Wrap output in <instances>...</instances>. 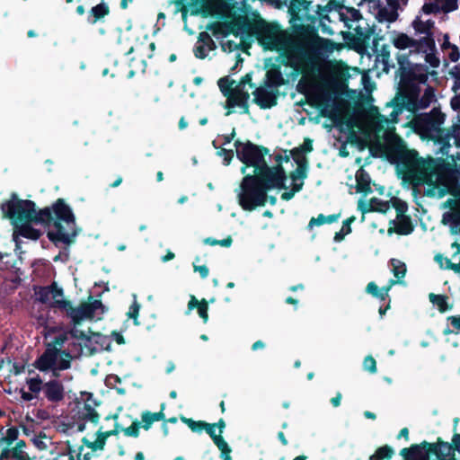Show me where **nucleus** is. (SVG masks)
I'll use <instances>...</instances> for the list:
<instances>
[{
    "label": "nucleus",
    "mask_w": 460,
    "mask_h": 460,
    "mask_svg": "<svg viewBox=\"0 0 460 460\" xmlns=\"http://www.w3.org/2000/svg\"><path fill=\"white\" fill-rule=\"evenodd\" d=\"M313 150L312 140L309 138L305 139L304 143L292 150L291 154L293 158H297V156L305 157V154L309 153Z\"/></svg>",
    "instance_id": "34"
},
{
    "label": "nucleus",
    "mask_w": 460,
    "mask_h": 460,
    "mask_svg": "<svg viewBox=\"0 0 460 460\" xmlns=\"http://www.w3.org/2000/svg\"><path fill=\"white\" fill-rule=\"evenodd\" d=\"M91 13L95 18L93 21V22H95L97 20L104 17L109 13V8L104 4H99L91 9Z\"/></svg>",
    "instance_id": "40"
},
{
    "label": "nucleus",
    "mask_w": 460,
    "mask_h": 460,
    "mask_svg": "<svg viewBox=\"0 0 460 460\" xmlns=\"http://www.w3.org/2000/svg\"><path fill=\"white\" fill-rule=\"evenodd\" d=\"M401 112L402 108L394 109L389 119L378 113L371 115L369 124L376 137L383 138L387 142L396 138L394 123Z\"/></svg>",
    "instance_id": "14"
},
{
    "label": "nucleus",
    "mask_w": 460,
    "mask_h": 460,
    "mask_svg": "<svg viewBox=\"0 0 460 460\" xmlns=\"http://www.w3.org/2000/svg\"><path fill=\"white\" fill-rule=\"evenodd\" d=\"M43 394L50 402H59L65 398V388L57 379L49 380L43 385Z\"/></svg>",
    "instance_id": "20"
},
{
    "label": "nucleus",
    "mask_w": 460,
    "mask_h": 460,
    "mask_svg": "<svg viewBox=\"0 0 460 460\" xmlns=\"http://www.w3.org/2000/svg\"><path fill=\"white\" fill-rule=\"evenodd\" d=\"M341 393H337L336 396L333 397L332 400H331V402L332 404L334 406V407H338L340 406L341 404Z\"/></svg>",
    "instance_id": "62"
},
{
    "label": "nucleus",
    "mask_w": 460,
    "mask_h": 460,
    "mask_svg": "<svg viewBox=\"0 0 460 460\" xmlns=\"http://www.w3.org/2000/svg\"><path fill=\"white\" fill-rule=\"evenodd\" d=\"M420 12L425 14L438 13H440L438 3L436 0L429 3H425L421 7Z\"/></svg>",
    "instance_id": "42"
},
{
    "label": "nucleus",
    "mask_w": 460,
    "mask_h": 460,
    "mask_svg": "<svg viewBox=\"0 0 460 460\" xmlns=\"http://www.w3.org/2000/svg\"><path fill=\"white\" fill-rule=\"evenodd\" d=\"M164 419V414L163 411L159 412H150L144 411L141 415V421H138L139 426L144 428L145 429H148L151 425L155 422Z\"/></svg>",
    "instance_id": "30"
},
{
    "label": "nucleus",
    "mask_w": 460,
    "mask_h": 460,
    "mask_svg": "<svg viewBox=\"0 0 460 460\" xmlns=\"http://www.w3.org/2000/svg\"><path fill=\"white\" fill-rule=\"evenodd\" d=\"M420 447L417 445H413L409 448H403L401 450V456L404 458V460H413L415 458V455L419 452Z\"/></svg>",
    "instance_id": "44"
},
{
    "label": "nucleus",
    "mask_w": 460,
    "mask_h": 460,
    "mask_svg": "<svg viewBox=\"0 0 460 460\" xmlns=\"http://www.w3.org/2000/svg\"><path fill=\"white\" fill-rule=\"evenodd\" d=\"M378 15L380 17V21L393 22L398 18V11L393 7L383 8L379 11Z\"/></svg>",
    "instance_id": "36"
},
{
    "label": "nucleus",
    "mask_w": 460,
    "mask_h": 460,
    "mask_svg": "<svg viewBox=\"0 0 460 460\" xmlns=\"http://www.w3.org/2000/svg\"><path fill=\"white\" fill-rule=\"evenodd\" d=\"M300 68L302 80L306 84L309 93L319 104L328 102L338 73L336 66L310 52L301 61Z\"/></svg>",
    "instance_id": "2"
},
{
    "label": "nucleus",
    "mask_w": 460,
    "mask_h": 460,
    "mask_svg": "<svg viewBox=\"0 0 460 460\" xmlns=\"http://www.w3.org/2000/svg\"><path fill=\"white\" fill-rule=\"evenodd\" d=\"M221 47L222 49L225 50V51H234V50H236L238 49V47H239V44L234 42V41H232V40H223L221 42Z\"/></svg>",
    "instance_id": "50"
},
{
    "label": "nucleus",
    "mask_w": 460,
    "mask_h": 460,
    "mask_svg": "<svg viewBox=\"0 0 460 460\" xmlns=\"http://www.w3.org/2000/svg\"><path fill=\"white\" fill-rule=\"evenodd\" d=\"M46 437H37L33 438L34 445L40 448V449H45L47 447V444L45 443L44 439Z\"/></svg>",
    "instance_id": "58"
},
{
    "label": "nucleus",
    "mask_w": 460,
    "mask_h": 460,
    "mask_svg": "<svg viewBox=\"0 0 460 460\" xmlns=\"http://www.w3.org/2000/svg\"><path fill=\"white\" fill-rule=\"evenodd\" d=\"M363 367L371 374L376 373L377 368L376 359L372 356H367L363 361Z\"/></svg>",
    "instance_id": "45"
},
{
    "label": "nucleus",
    "mask_w": 460,
    "mask_h": 460,
    "mask_svg": "<svg viewBox=\"0 0 460 460\" xmlns=\"http://www.w3.org/2000/svg\"><path fill=\"white\" fill-rule=\"evenodd\" d=\"M235 147L237 157L245 164L241 170L243 173L246 172L247 166L254 167V174L263 173L266 169L270 168L264 159L262 150L259 146L250 142L242 144L237 141Z\"/></svg>",
    "instance_id": "11"
},
{
    "label": "nucleus",
    "mask_w": 460,
    "mask_h": 460,
    "mask_svg": "<svg viewBox=\"0 0 460 460\" xmlns=\"http://www.w3.org/2000/svg\"><path fill=\"white\" fill-rule=\"evenodd\" d=\"M394 455V450L388 447L384 446L376 449L375 454H373L369 460H383V459H390Z\"/></svg>",
    "instance_id": "33"
},
{
    "label": "nucleus",
    "mask_w": 460,
    "mask_h": 460,
    "mask_svg": "<svg viewBox=\"0 0 460 460\" xmlns=\"http://www.w3.org/2000/svg\"><path fill=\"white\" fill-rule=\"evenodd\" d=\"M389 288L380 289L375 282H369L367 286V292L372 296L384 300L388 295Z\"/></svg>",
    "instance_id": "37"
},
{
    "label": "nucleus",
    "mask_w": 460,
    "mask_h": 460,
    "mask_svg": "<svg viewBox=\"0 0 460 460\" xmlns=\"http://www.w3.org/2000/svg\"><path fill=\"white\" fill-rule=\"evenodd\" d=\"M217 84L220 91L227 98L225 105L226 109L238 107L243 109V113L249 112V91L253 88L250 74L245 75L238 83L228 77H223Z\"/></svg>",
    "instance_id": "5"
},
{
    "label": "nucleus",
    "mask_w": 460,
    "mask_h": 460,
    "mask_svg": "<svg viewBox=\"0 0 460 460\" xmlns=\"http://www.w3.org/2000/svg\"><path fill=\"white\" fill-rule=\"evenodd\" d=\"M254 102L262 109H268L277 104V93L275 88L265 84L253 91Z\"/></svg>",
    "instance_id": "17"
},
{
    "label": "nucleus",
    "mask_w": 460,
    "mask_h": 460,
    "mask_svg": "<svg viewBox=\"0 0 460 460\" xmlns=\"http://www.w3.org/2000/svg\"><path fill=\"white\" fill-rule=\"evenodd\" d=\"M35 295L40 302L52 308L63 311L68 305V300L65 298L63 289L55 282L50 286L40 288Z\"/></svg>",
    "instance_id": "15"
},
{
    "label": "nucleus",
    "mask_w": 460,
    "mask_h": 460,
    "mask_svg": "<svg viewBox=\"0 0 460 460\" xmlns=\"http://www.w3.org/2000/svg\"><path fill=\"white\" fill-rule=\"evenodd\" d=\"M81 416L84 420L96 424L99 421L100 416L97 411L90 405L84 404L81 411Z\"/></svg>",
    "instance_id": "35"
},
{
    "label": "nucleus",
    "mask_w": 460,
    "mask_h": 460,
    "mask_svg": "<svg viewBox=\"0 0 460 460\" xmlns=\"http://www.w3.org/2000/svg\"><path fill=\"white\" fill-rule=\"evenodd\" d=\"M420 88H418L402 95L396 96L397 106L402 105L409 111H415L429 107L435 99L434 89L431 86H427L421 96H420Z\"/></svg>",
    "instance_id": "13"
},
{
    "label": "nucleus",
    "mask_w": 460,
    "mask_h": 460,
    "mask_svg": "<svg viewBox=\"0 0 460 460\" xmlns=\"http://www.w3.org/2000/svg\"><path fill=\"white\" fill-rule=\"evenodd\" d=\"M286 173L280 165L268 168L263 173L246 175L238 193L239 204L245 210L264 206L268 190L284 188Z\"/></svg>",
    "instance_id": "3"
},
{
    "label": "nucleus",
    "mask_w": 460,
    "mask_h": 460,
    "mask_svg": "<svg viewBox=\"0 0 460 460\" xmlns=\"http://www.w3.org/2000/svg\"><path fill=\"white\" fill-rule=\"evenodd\" d=\"M201 304V301H199L194 296L190 297V300L188 304V307L190 310L193 309L194 307H199V305Z\"/></svg>",
    "instance_id": "61"
},
{
    "label": "nucleus",
    "mask_w": 460,
    "mask_h": 460,
    "mask_svg": "<svg viewBox=\"0 0 460 460\" xmlns=\"http://www.w3.org/2000/svg\"><path fill=\"white\" fill-rule=\"evenodd\" d=\"M21 397L23 401L30 402V401L36 399L38 397V395H36L35 394H33L31 391L26 392V391L21 390Z\"/></svg>",
    "instance_id": "57"
},
{
    "label": "nucleus",
    "mask_w": 460,
    "mask_h": 460,
    "mask_svg": "<svg viewBox=\"0 0 460 460\" xmlns=\"http://www.w3.org/2000/svg\"><path fill=\"white\" fill-rule=\"evenodd\" d=\"M219 450L221 451L223 460H232L231 456H230L231 448L229 447L227 443H226V448L219 449Z\"/></svg>",
    "instance_id": "60"
},
{
    "label": "nucleus",
    "mask_w": 460,
    "mask_h": 460,
    "mask_svg": "<svg viewBox=\"0 0 460 460\" xmlns=\"http://www.w3.org/2000/svg\"><path fill=\"white\" fill-rule=\"evenodd\" d=\"M429 451L434 453L438 458H441L443 460L451 456L453 452L452 447L448 443L441 442L438 444L429 445Z\"/></svg>",
    "instance_id": "29"
},
{
    "label": "nucleus",
    "mask_w": 460,
    "mask_h": 460,
    "mask_svg": "<svg viewBox=\"0 0 460 460\" xmlns=\"http://www.w3.org/2000/svg\"><path fill=\"white\" fill-rule=\"evenodd\" d=\"M390 208V201L382 200L378 198H372L369 200L360 199L358 203V208L363 215L372 211L385 213Z\"/></svg>",
    "instance_id": "21"
},
{
    "label": "nucleus",
    "mask_w": 460,
    "mask_h": 460,
    "mask_svg": "<svg viewBox=\"0 0 460 460\" xmlns=\"http://www.w3.org/2000/svg\"><path fill=\"white\" fill-rule=\"evenodd\" d=\"M405 209L406 208L404 205H400L397 208L398 215L396 217V219L392 221V223L394 224V231L399 234H409L413 230L411 218L403 215Z\"/></svg>",
    "instance_id": "23"
},
{
    "label": "nucleus",
    "mask_w": 460,
    "mask_h": 460,
    "mask_svg": "<svg viewBox=\"0 0 460 460\" xmlns=\"http://www.w3.org/2000/svg\"><path fill=\"white\" fill-rule=\"evenodd\" d=\"M208 302L205 299H202L201 304L198 307V313H199V315L204 321V323H207L208 320Z\"/></svg>",
    "instance_id": "48"
},
{
    "label": "nucleus",
    "mask_w": 460,
    "mask_h": 460,
    "mask_svg": "<svg viewBox=\"0 0 460 460\" xmlns=\"http://www.w3.org/2000/svg\"><path fill=\"white\" fill-rule=\"evenodd\" d=\"M354 220V217H350L349 219H347L345 222H344V225L342 226V230H345L346 229V233H349L350 232V227H349V224Z\"/></svg>",
    "instance_id": "64"
},
{
    "label": "nucleus",
    "mask_w": 460,
    "mask_h": 460,
    "mask_svg": "<svg viewBox=\"0 0 460 460\" xmlns=\"http://www.w3.org/2000/svg\"><path fill=\"white\" fill-rule=\"evenodd\" d=\"M19 431L15 428H10L4 432L0 431V451L4 457H12L14 460H28V455L25 452V443L22 440L18 441L14 447H12L17 440Z\"/></svg>",
    "instance_id": "12"
},
{
    "label": "nucleus",
    "mask_w": 460,
    "mask_h": 460,
    "mask_svg": "<svg viewBox=\"0 0 460 460\" xmlns=\"http://www.w3.org/2000/svg\"><path fill=\"white\" fill-rule=\"evenodd\" d=\"M440 13H447L458 8V0H436Z\"/></svg>",
    "instance_id": "39"
},
{
    "label": "nucleus",
    "mask_w": 460,
    "mask_h": 460,
    "mask_svg": "<svg viewBox=\"0 0 460 460\" xmlns=\"http://www.w3.org/2000/svg\"><path fill=\"white\" fill-rule=\"evenodd\" d=\"M217 424H208L207 423L205 427V430L209 434L211 438L213 439L214 443L217 445L218 449L226 448V442L222 438L221 434L216 433Z\"/></svg>",
    "instance_id": "31"
},
{
    "label": "nucleus",
    "mask_w": 460,
    "mask_h": 460,
    "mask_svg": "<svg viewBox=\"0 0 460 460\" xmlns=\"http://www.w3.org/2000/svg\"><path fill=\"white\" fill-rule=\"evenodd\" d=\"M408 175L414 184H428L433 195L443 197L447 193H454L456 189L455 177L434 167L431 162L416 160L410 164Z\"/></svg>",
    "instance_id": "4"
},
{
    "label": "nucleus",
    "mask_w": 460,
    "mask_h": 460,
    "mask_svg": "<svg viewBox=\"0 0 460 460\" xmlns=\"http://www.w3.org/2000/svg\"><path fill=\"white\" fill-rule=\"evenodd\" d=\"M67 340L66 333H61L47 345L49 349H56L57 350H63L62 348Z\"/></svg>",
    "instance_id": "41"
},
{
    "label": "nucleus",
    "mask_w": 460,
    "mask_h": 460,
    "mask_svg": "<svg viewBox=\"0 0 460 460\" xmlns=\"http://www.w3.org/2000/svg\"><path fill=\"white\" fill-rule=\"evenodd\" d=\"M429 301L436 305L441 313L450 309L447 304V296L443 295L429 294Z\"/></svg>",
    "instance_id": "32"
},
{
    "label": "nucleus",
    "mask_w": 460,
    "mask_h": 460,
    "mask_svg": "<svg viewBox=\"0 0 460 460\" xmlns=\"http://www.w3.org/2000/svg\"><path fill=\"white\" fill-rule=\"evenodd\" d=\"M447 322L452 325L454 331L460 332V316H449Z\"/></svg>",
    "instance_id": "54"
},
{
    "label": "nucleus",
    "mask_w": 460,
    "mask_h": 460,
    "mask_svg": "<svg viewBox=\"0 0 460 460\" xmlns=\"http://www.w3.org/2000/svg\"><path fill=\"white\" fill-rule=\"evenodd\" d=\"M390 265L392 268L391 270H392L394 278L396 279V280L393 281L392 283H399V284L402 283L403 282L402 279L405 277V274L407 271V267H406L405 263L400 260L392 259L390 261Z\"/></svg>",
    "instance_id": "28"
},
{
    "label": "nucleus",
    "mask_w": 460,
    "mask_h": 460,
    "mask_svg": "<svg viewBox=\"0 0 460 460\" xmlns=\"http://www.w3.org/2000/svg\"><path fill=\"white\" fill-rule=\"evenodd\" d=\"M340 15L349 29L358 30V26L355 25V23L361 19V14L358 10L347 7L340 13Z\"/></svg>",
    "instance_id": "26"
},
{
    "label": "nucleus",
    "mask_w": 460,
    "mask_h": 460,
    "mask_svg": "<svg viewBox=\"0 0 460 460\" xmlns=\"http://www.w3.org/2000/svg\"><path fill=\"white\" fill-rule=\"evenodd\" d=\"M56 232L48 234L49 239L68 243L74 235L75 218L70 208L58 199L53 206Z\"/></svg>",
    "instance_id": "9"
},
{
    "label": "nucleus",
    "mask_w": 460,
    "mask_h": 460,
    "mask_svg": "<svg viewBox=\"0 0 460 460\" xmlns=\"http://www.w3.org/2000/svg\"><path fill=\"white\" fill-rule=\"evenodd\" d=\"M139 309H140V305L135 299L134 302L132 303V305H130L129 309H128V316L129 318L133 319L134 323L136 324H138V323H137V315H138V313H139Z\"/></svg>",
    "instance_id": "47"
},
{
    "label": "nucleus",
    "mask_w": 460,
    "mask_h": 460,
    "mask_svg": "<svg viewBox=\"0 0 460 460\" xmlns=\"http://www.w3.org/2000/svg\"><path fill=\"white\" fill-rule=\"evenodd\" d=\"M194 271L199 273V275L205 279L208 276V269L205 265H194Z\"/></svg>",
    "instance_id": "55"
},
{
    "label": "nucleus",
    "mask_w": 460,
    "mask_h": 460,
    "mask_svg": "<svg viewBox=\"0 0 460 460\" xmlns=\"http://www.w3.org/2000/svg\"><path fill=\"white\" fill-rule=\"evenodd\" d=\"M66 315L71 319L74 327L70 331L71 335L78 340L90 341L92 332L90 330L82 331L78 325L85 320H92L103 313V306L101 301L93 300L88 303H83L77 307H73L71 302L64 308Z\"/></svg>",
    "instance_id": "6"
},
{
    "label": "nucleus",
    "mask_w": 460,
    "mask_h": 460,
    "mask_svg": "<svg viewBox=\"0 0 460 460\" xmlns=\"http://www.w3.org/2000/svg\"><path fill=\"white\" fill-rule=\"evenodd\" d=\"M4 217L11 219L14 226L13 238L18 243L19 237L37 240L40 232L31 227L33 222L48 223L52 219V212L49 208L36 211L35 204L31 200L18 199L13 194L11 199L1 205Z\"/></svg>",
    "instance_id": "1"
},
{
    "label": "nucleus",
    "mask_w": 460,
    "mask_h": 460,
    "mask_svg": "<svg viewBox=\"0 0 460 460\" xmlns=\"http://www.w3.org/2000/svg\"><path fill=\"white\" fill-rule=\"evenodd\" d=\"M72 358L71 354L66 350L46 348L33 366L41 372H51L57 378L60 376V371L70 368Z\"/></svg>",
    "instance_id": "10"
},
{
    "label": "nucleus",
    "mask_w": 460,
    "mask_h": 460,
    "mask_svg": "<svg viewBox=\"0 0 460 460\" xmlns=\"http://www.w3.org/2000/svg\"><path fill=\"white\" fill-rule=\"evenodd\" d=\"M216 44L211 36L206 32H200L195 46V56L199 58H205L210 50L215 49Z\"/></svg>",
    "instance_id": "24"
},
{
    "label": "nucleus",
    "mask_w": 460,
    "mask_h": 460,
    "mask_svg": "<svg viewBox=\"0 0 460 460\" xmlns=\"http://www.w3.org/2000/svg\"><path fill=\"white\" fill-rule=\"evenodd\" d=\"M182 420L188 425V427L195 432H199L205 429L207 423L204 421H195L191 419L182 418Z\"/></svg>",
    "instance_id": "43"
},
{
    "label": "nucleus",
    "mask_w": 460,
    "mask_h": 460,
    "mask_svg": "<svg viewBox=\"0 0 460 460\" xmlns=\"http://www.w3.org/2000/svg\"><path fill=\"white\" fill-rule=\"evenodd\" d=\"M408 3V0H387L389 7L394 8L396 11L404 7Z\"/></svg>",
    "instance_id": "53"
},
{
    "label": "nucleus",
    "mask_w": 460,
    "mask_h": 460,
    "mask_svg": "<svg viewBox=\"0 0 460 460\" xmlns=\"http://www.w3.org/2000/svg\"><path fill=\"white\" fill-rule=\"evenodd\" d=\"M259 42L267 49L288 52L292 46V39L278 25L261 22L255 27Z\"/></svg>",
    "instance_id": "8"
},
{
    "label": "nucleus",
    "mask_w": 460,
    "mask_h": 460,
    "mask_svg": "<svg viewBox=\"0 0 460 460\" xmlns=\"http://www.w3.org/2000/svg\"><path fill=\"white\" fill-rule=\"evenodd\" d=\"M357 192L368 193L372 191L369 175L361 168L356 172Z\"/></svg>",
    "instance_id": "27"
},
{
    "label": "nucleus",
    "mask_w": 460,
    "mask_h": 460,
    "mask_svg": "<svg viewBox=\"0 0 460 460\" xmlns=\"http://www.w3.org/2000/svg\"><path fill=\"white\" fill-rule=\"evenodd\" d=\"M397 61L401 70V81L398 96L420 88L429 78L428 66L421 64H411L406 55H399Z\"/></svg>",
    "instance_id": "7"
},
{
    "label": "nucleus",
    "mask_w": 460,
    "mask_h": 460,
    "mask_svg": "<svg viewBox=\"0 0 460 460\" xmlns=\"http://www.w3.org/2000/svg\"><path fill=\"white\" fill-rule=\"evenodd\" d=\"M435 260L437 262L440 264L441 267L447 269H454L455 264H453L447 258L444 257L441 254H438L435 256Z\"/></svg>",
    "instance_id": "49"
},
{
    "label": "nucleus",
    "mask_w": 460,
    "mask_h": 460,
    "mask_svg": "<svg viewBox=\"0 0 460 460\" xmlns=\"http://www.w3.org/2000/svg\"><path fill=\"white\" fill-rule=\"evenodd\" d=\"M391 42L398 49H410V54H418L422 40H415L403 32H394Z\"/></svg>",
    "instance_id": "19"
},
{
    "label": "nucleus",
    "mask_w": 460,
    "mask_h": 460,
    "mask_svg": "<svg viewBox=\"0 0 460 460\" xmlns=\"http://www.w3.org/2000/svg\"><path fill=\"white\" fill-rule=\"evenodd\" d=\"M424 58L433 67H437L439 65V60L432 54H425Z\"/></svg>",
    "instance_id": "56"
},
{
    "label": "nucleus",
    "mask_w": 460,
    "mask_h": 460,
    "mask_svg": "<svg viewBox=\"0 0 460 460\" xmlns=\"http://www.w3.org/2000/svg\"><path fill=\"white\" fill-rule=\"evenodd\" d=\"M460 58V52H459V49L456 46H450L449 47V52H448V58L452 61V62H456L458 61Z\"/></svg>",
    "instance_id": "52"
},
{
    "label": "nucleus",
    "mask_w": 460,
    "mask_h": 460,
    "mask_svg": "<svg viewBox=\"0 0 460 460\" xmlns=\"http://www.w3.org/2000/svg\"><path fill=\"white\" fill-rule=\"evenodd\" d=\"M139 427L138 421H134L131 426L122 429V431L128 437L137 438L139 435Z\"/></svg>",
    "instance_id": "46"
},
{
    "label": "nucleus",
    "mask_w": 460,
    "mask_h": 460,
    "mask_svg": "<svg viewBox=\"0 0 460 460\" xmlns=\"http://www.w3.org/2000/svg\"><path fill=\"white\" fill-rule=\"evenodd\" d=\"M102 428H100L97 431V437L94 440H90L86 438H84L83 439L84 441V444L91 448L92 450H102L104 446H105V443H106V439L111 436V435H117L119 433V429L116 428L112 430H110V431H102Z\"/></svg>",
    "instance_id": "25"
},
{
    "label": "nucleus",
    "mask_w": 460,
    "mask_h": 460,
    "mask_svg": "<svg viewBox=\"0 0 460 460\" xmlns=\"http://www.w3.org/2000/svg\"><path fill=\"white\" fill-rule=\"evenodd\" d=\"M208 30L217 38H225L229 34H234L235 37L243 36L246 31L243 26L239 25L238 21L215 22L209 25Z\"/></svg>",
    "instance_id": "18"
},
{
    "label": "nucleus",
    "mask_w": 460,
    "mask_h": 460,
    "mask_svg": "<svg viewBox=\"0 0 460 460\" xmlns=\"http://www.w3.org/2000/svg\"><path fill=\"white\" fill-rule=\"evenodd\" d=\"M326 222H331V220H327L324 216L319 215L317 218H311L308 224V228L312 229L314 226L323 225Z\"/></svg>",
    "instance_id": "51"
},
{
    "label": "nucleus",
    "mask_w": 460,
    "mask_h": 460,
    "mask_svg": "<svg viewBox=\"0 0 460 460\" xmlns=\"http://www.w3.org/2000/svg\"><path fill=\"white\" fill-rule=\"evenodd\" d=\"M411 26L414 29L415 32L418 34L424 35L422 41H424L427 45L433 44L432 37V29L434 27V22L430 19L422 20L420 15L416 16V18L412 21Z\"/></svg>",
    "instance_id": "22"
},
{
    "label": "nucleus",
    "mask_w": 460,
    "mask_h": 460,
    "mask_svg": "<svg viewBox=\"0 0 460 460\" xmlns=\"http://www.w3.org/2000/svg\"><path fill=\"white\" fill-rule=\"evenodd\" d=\"M297 167L291 173L292 180V189L290 190L285 191L282 193L281 198L285 200H289L292 199L296 192H298L303 185L304 180L306 178V169H307V160L305 157L297 156V158H293Z\"/></svg>",
    "instance_id": "16"
},
{
    "label": "nucleus",
    "mask_w": 460,
    "mask_h": 460,
    "mask_svg": "<svg viewBox=\"0 0 460 460\" xmlns=\"http://www.w3.org/2000/svg\"><path fill=\"white\" fill-rule=\"evenodd\" d=\"M449 75L455 78L456 80L459 81L460 83V64L454 66L450 71Z\"/></svg>",
    "instance_id": "59"
},
{
    "label": "nucleus",
    "mask_w": 460,
    "mask_h": 460,
    "mask_svg": "<svg viewBox=\"0 0 460 460\" xmlns=\"http://www.w3.org/2000/svg\"><path fill=\"white\" fill-rule=\"evenodd\" d=\"M26 384L31 392L38 395L40 391L43 392V382L40 376L31 377L26 380Z\"/></svg>",
    "instance_id": "38"
},
{
    "label": "nucleus",
    "mask_w": 460,
    "mask_h": 460,
    "mask_svg": "<svg viewBox=\"0 0 460 460\" xmlns=\"http://www.w3.org/2000/svg\"><path fill=\"white\" fill-rule=\"evenodd\" d=\"M457 206V200L454 199H449L446 201L445 207H448L450 208H455Z\"/></svg>",
    "instance_id": "63"
}]
</instances>
